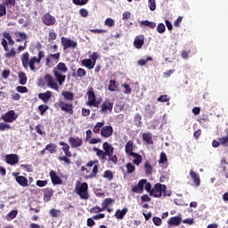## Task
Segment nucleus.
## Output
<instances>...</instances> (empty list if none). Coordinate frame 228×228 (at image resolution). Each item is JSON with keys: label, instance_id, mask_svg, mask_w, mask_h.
I'll list each match as a JSON object with an SVG mask.
<instances>
[{"label": "nucleus", "instance_id": "nucleus-14", "mask_svg": "<svg viewBox=\"0 0 228 228\" xmlns=\"http://www.w3.org/2000/svg\"><path fill=\"white\" fill-rule=\"evenodd\" d=\"M183 222V218L180 216H172L167 221V225L169 227H179Z\"/></svg>", "mask_w": 228, "mask_h": 228}, {"label": "nucleus", "instance_id": "nucleus-42", "mask_svg": "<svg viewBox=\"0 0 228 228\" xmlns=\"http://www.w3.org/2000/svg\"><path fill=\"white\" fill-rule=\"evenodd\" d=\"M3 37L5 40H8L9 45H15V41L12 38V35L9 32H4Z\"/></svg>", "mask_w": 228, "mask_h": 228}, {"label": "nucleus", "instance_id": "nucleus-54", "mask_svg": "<svg viewBox=\"0 0 228 228\" xmlns=\"http://www.w3.org/2000/svg\"><path fill=\"white\" fill-rule=\"evenodd\" d=\"M122 88L125 89L124 94H126V95H129L131 92H133V90L131 89V86H129V84H126V83L123 84Z\"/></svg>", "mask_w": 228, "mask_h": 228}, {"label": "nucleus", "instance_id": "nucleus-6", "mask_svg": "<svg viewBox=\"0 0 228 228\" xmlns=\"http://www.w3.org/2000/svg\"><path fill=\"white\" fill-rule=\"evenodd\" d=\"M61 56V53H50L46 57L45 65L48 67V69H52V67H54L58 61H60V57Z\"/></svg>", "mask_w": 228, "mask_h": 228}, {"label": "nucleus", "instance_id": "nucleus-9", "mask_svg": "<svg viewBox=\"0 0 228 228\" xmlns=\"http://www.w3.org/2000/svg\"><path fill=\"white\" fill-rule=\"evenodd\" d=\"M1 45L4 47V50L6 52L5 58H15L17 52H15V48H10L8 47V41H6V38H2Z\"/></svg>", "mask_w": 228, "mask_h": 228}, {"label": "nucleus", "instance_id": "nucleus-64", "mask_svg": "<svg viewBox=\"0 0 228 228\" xmlns=\"http://www.w3.org/2000/svg\"><path fill=\"white\" fill-rule=\"evenodd\" d=\"M12 129V126L6 123H0V131H8Z\"/></svg>", "mask_w": 228, "mask_h": 228}, {"label": "nucleus", "instance_id": "nucleus-31", "mask_svg": "<svg viewBox=\"0 0 228 228\" xmlns=\"http://www.w3.org/2000/svg\"><path fill=\"white\" fill-rule=\"evenodd\" d=\"M154 167H152V164H151V160H146L144 163V171L146 175H152V172Z\"/></svg>", "mask_w": 228, "mask_h": 228}, {"label": "nucleus", "instance_id": "nucleus-53", "mask_svg": "<svg viewBox=\"0 0 228 228\" xmlns=\"http://www.w3.org/2000/svg\"><path fill=\"white\" fill-rule=\"evenodd\" d=\"M36 132L37 133V134H40V136H45V132L42 130V125L38 124L37 126H36L35 127Z\"/></svg>", "mask_w": 228, "mask_h": 228}, {"label": "nucleus", "instance_id": "nucleus-19", "mask_svg": "<svg viewBox=\"0 0 228 228\" xmlns=\"http://www.w3.org/2000/svg\"><path fill=\"white\" fill-rule=\"evenodd\" d=\"M7 165H17L19 163V156L17 154H8L5 156Z\"/></svg>", "mask_w": 228, "mask_h": 228}, {"label": "nucleus", "instance_id": "nucleus-44", "mask_svg": "<svg viewBox=\"0 0 228 228\" xmlns=\"http://www.w3.org/2000/svg\"><path fill=\"white\" fill-rule=\"evenodd\" d=\"M113 202H115V200L111 199V198H107L105 199L102 203V208L103 209H106V208H108V206H110V204H113Z\"/></svg>", "mask_w": 228, "mask_h": 228}, {"label": "nucleus", "instance_id": "nucleus-40", "mask_svg": "<svg viewBox=\"0 0 228 228\" xmlns=\"http://www.w3.org/2000/svg\"><path fill=\"white\" fill-rule=\"evenodd\" d=\"M109 92H117L118 90V86L117 85L116 80H110V85L108 86Z\"/></svg>", "mask_w": 228, "mask_h": 228}, {"label": "nucleus", "instance_id": "nucleus-16", "mask_svg": "<svg viewBox=\"0 0 228 228\" xmlns=\"http://www.w3.org/2000/svg\"><path fill=\"white\" fill-rule=\"evenodd\" d=\"M13 175L15 177L16 183H18L20 186H22L23 188L29 186V183H28V178L22 175H19V173L17 174L14 173Z\"/></svg>", "mask_w": 228, "mask_h": 228}, {"label": "nucleus", "instance_id": "nucleus-56", "mask_svg": "<svg viewBox=\"0 0 228 228\" xmlns=\"http://www.w3.org/2000/svg\"><path fill=\"white\" fill-rule=\"evenodd\" d=\"M59 161H63L66 165H70V159H69V156H60L58 158Z\"/></svg>", "mask_w": 228, "mask_h": 228}, {"label": "nucleus", "instance_id": "nucleus-35", "mask_svg": "<svg viewBox=\"0 0 228 228\" xmlns=\"http://www.w3.org/2000/svg\"><path fill=\"white\" fill-rule=\"evenodd\" d=\"M94 152H96V156H98V158H100V159H102V161L106 160V154L104 152V151L99 149V148H94L93 149Z\"/></svg>", "mask_w": 228, "mask_h": 228}, {"label": "nucleus", "instance_id": "nucleus-48", "mask_svg": "<svg viewBox=\"0 0 228 228\" xmlns=\"http://www.w3.org/2000/svg\"><path fill=\"white\" fill-rule=\"evenodd\" d=\"M37 110H38L40 115L44 116V115H45V111H47V110H49V106H47L45 104H42L37 107Z\"/></svg>", "mask_w": 228, "mask_h": 228}, {"label": "nucleus", "instance_id": "nucleus-46", "mask_svg": "<svg viewBox=\"0 0 228 228\" xmlns=\"http://www.w3.org/2000/svg\"><path fill=\"white\" fill-rule=\"evenodd\" d=\"M126 174H133V172L136 170V167L131 162H128L126 164Z\"/></svg>", "mask_w": 228, "mask_h": 228}, {"label": "nucleus", "instance_id": "nucleus-17", "mask_svg": "<svg viewBox=\"0 0 228 228\" xmlns=\"http://www.w3.org/2000/svg\"><path fill=\"white\" fill-rule=\"evenodd\" d=\"M113 134V126H105L101 130V136L102 138H110Z\"/></svg>", "mask_w": 228, "mask_h": 228}, {"label": "nucleus", "instance_id": "nucleus-58", "mask_svg": "<svg viewBox=\"0 0 228 228\" xmlns=\"http://www.w3.org/2000/svg\"><path fill=\"white\" fill-rule=\"evenodd\" d=\"M90 213H94V214H97V213H101L102 211H104V208L102 207H99V206H96L93 208H91L90 210Z\"/></svg>", "mask_w": 228, "mask_h": 228}, {"label": "nucleus", "instance_id": "nucleus-32", "mask_svg": "<svg viewBox=\"0 0 228 228\" xmlns=\"http://www.w3.org/2000/svg\"><path fill=\"white\" fill-rule=\"evenodd\" d=\"M81 63L84 67H86V69H89V70H92V69L95 67V62H93L91 59H84L82 60Z\"/></svg>", "mask_w": 228, "mask_h": 228}, {"label": "nucleus", "instance_id": "nucleus-21", "mask_svg": "<svg viewBox=\"0 0 228 228\" xmlns=\"http://www.w3.org/2000/svg\"><path fill=\"white\" fill-rule=\"evenodd\" d=\"M102 149H103V152H105V156H111V154H114L115 152V148L112 147V145L108 142H105L102 144Z\"/></svg>", "mask_w": 228, "mask_h": 228}, {"label": "nucleus", "instance_id": "nucleus-1", "mask_svg": "<svg viewBox=\"0 0 228 228\" xmlns=\"http://www.w3.org/2000/svg\"><path fill=\"white\" fill-rule=\"evenodd\" d=\"M67 72H69L67 64L59 62L53 69V77L50 74L45 76V81L47 86L52 88V90H55V92H60V86H61L65 83V79H67V76H65Z\"/></svg>", "mask_w": 228, "mask_h": 228}, {"label": "nucleus", "instance_id": "nucleus-47", "mask_svg": "<svg viewBox=\"0 0 228 228\" xmlns=\"http://www.w3.org/2000/svg\"><path fill=\"white\" fill-rule=\"evenodd\" d=\"M45 151H49L50 154H54L56 152V144L49 143L45 146Z\"/></svg>", "mask_w": 228, "mask_h": 228}, {"label": "nucleus", "instance_id": "nucleus-24", "mask_svg": "<svg viewBox=\"0 0 228 228\" xmlns=\"http://www.w3.org/2000/svg\"><path fill=\"white\" fill-rule=\"evenodd\" d=\"M53 97V93L51 91H46L45 93H40L38 98L43 101V102H49Z\"/></svg>", "mask_w": 228, "mask_h": 228}, {"label": "nucleus", "instance_id": "nucleus-3", "mask_svg": "<svg viewBox=\"0 0 228 228\" xmlns=\"http://www.w3.org/2000/svg\"><path fill=\"white\" fill-rule=\"evenodd\" d=\"M20 61L22 63V67L23 69H25V70H28V67L30 70H32V72H35L37 70V68L35 67V63H38L37 56H34L31 59H29V53L26 52L21 55Z\"/></svg>", "mask_w": 228, "mask_h": 228}, {"label": "nucleus", "instance_id": "nucleus-10", "mask_svg": "<svg viewBox=\"0 0 228 228\" xmlns=\"http://www.w3.org/2000/svg\"><path fill=\"white\" fill-rule=\"evenodd\" d=\"M113 102L111 100L107 99L105 100L100 110V113H103V115H108V113H111L113 111Z\"/></svg>", "mask_w": 228, "mask_h": 228}, {"label": "nucleus", "instance_id": "nucleus-15", "mask_svg": "<svg viewBox=\"0 0 228 228\" xmlns=\"http://www.w3.org/2000/svg\"><path fill=\"white\" fill-rule=\"evenodd\" d=\"M69 143L72 149H77V147H81V145H83V139L79 137H69Z\"/></svg>", "mask_w": 228, "mask_h": 228}, {"label": "nucleus", "instance_id": "nucleus-63", "mask_svg": "<svg viewBox=\"0 0 228 228\" xmlns=\"http://www.w3.org/2000/svg\"><path fill=\"white\" fill-rule=\"evenodd\" d=\"M148 3L151 12H154L156 10V0H149Z\"/></svg>", "mask_w": 228, "mask_h": 228}, {"label": "nucleus", "instance_id": "nucleus-22", "mask_svg": "<svg viewBox=\"0 0 228 228\" xmlns=\"http://www.w3.org/2000/svg\"><path fill=\"white\" fill-rule=\"evenodd\" d=\"M50 177H51V181L53 183V184H63V181L61 180V178H60V176H58V175L56 174V171L54 170H51L50 171Z\"/></svg>", "mask_w": 228, "mask_h": 228}, {"label": "nucleus", "instance_id": "nucleus-18", "mask_svg": "<svg viewBox=\"0 0 228 228\" xmlns=\"http://www.w3.org/2000/svg\"><path fill=\"white\" fill-rule=\"evenodd\" d=\"M190 175H191V178L192 179V183H194V186H196V188H199V186H200V175L193 171V169H191Z\"/></svg>", "mask_w": 228, "mask_h": 228}, {"label": "nucleus", "instance_id": "nucleus-4", "mask_svg": "<svg viewBox=\"0 0 228 228\" xmlns=\"http://www.w3.org/2000/svg\"><path fill=\"white\" fill-rule=\"evenodd\" d=\"M75 190L77 195H78L82 200H88V199H90L88 183L86 182L82 183L79 186H76Z\"/></svg>", "mask_w": 228, "mask_h": 228}, {"label": "nucleus", "instance_id": "nucleus-60", "mask_svg": "<svg viewBox=\"0 0 228 228\" xmlns=\"http://www.w3.org/2000/svg\"><path fill=\"white\" fill-rule=\"evenodd\" d=\"M166 29H167V28L165 27V24H163V23H159L157 26L158 33L163 34V33H165Z\"/></svg>", "mask_w": 228, "mask_h": 228}, {"label": "nucleus", "instance_id": "nucleus-23", "mask_svg": "<svg viewBox=\"0 0 228 228\" xmlns=\"http://www.w3.org/2000/svg\"><path fill=\"white\" fill-rule=\"evenodd\" d=\"M134 149V142L133 140H130L125 145V152L127 156H132L134 152L133 151Z\"/></svg>", "mask_w": 228, "mask_h": 228}, {"label": "nucleus", "instance_id": "nucleus-50", "mask_svg": "<svg viewBox=\"0 0 228 228\" xmlns=\"http://www.w3.org/2000/svg\"><path fill=\"white\" fill-rule=\"evenodd\" d=\"M51 216H53V218H58V216H60V215H61V211L52 208L49 211Z\"/></svg>", "mask_w": 228, "mask_h": 228}, {"label": "nucleus", "instance_id": "nucleus-34", "mask_svg": "<svg viewBox=\"0 0 228 228\" xmlns=\"http://www.w3.org/2000/svg\"><path fill=\"white\" fill-rule=\"evenodd\" d=\"M143 44H145V40L143 39V37L142 38L138 37H135L134 41V45L135 49H142V47H143Z\"/></svg>", "mask_w": 228, "mask_h": 228}, {"label": "nucleus", "instance_id": "nucleus-52", "mask_svg": "<svg viewBox=\"0 0 228 228\" xmlns=\"http://www.w3.org/2000/svg\"><path fill=\"white\" fill-rule=\"evenodd\" d=\"M158 102H168V101H170V97H168L167 94H163L160 95L158 99H157Z\"/></svg>", "mask_w": 228, "mask_h": 228}, {"label": "nucleus", "instance_id": "nucleus-20", "mask_svg": "<svg viewBox=\"0 0 228 228\" xmlns=\"http://www.w3.org/2000/svg\"><path fill=\"white\" fill-rule=\"evenodd\" d=\"M43 192H44L43 200L45 202H49V200H51V199H53L54 195V190L49 187L44 189Z\"/></svg>", "mask_w": 228, "mask_h": 228}, {"label": "nucleus", "instance_id": "nucleus-61", "mask_svg": "<svg viewBox=\"0 0 228 228\" xmlns=\"http://www.w3.org/2000/svg\"><path fill=\"white\" fill-rule=\"evenodd\" d=\"M16 91L19 92V94H28V87L18 86L16 87Z\"/></svg>", "mask_w": 228, "mask_h": 228}, {"label": "nucleus", "instance_id": "nucleus-30", "mask_svg": "<svg viewBox=\"0 0 228 228\" xmlns=\"http://www.w3.org/2000/svg\"><path fill=\"white\" fill-rule=\"evenodd\" d=\"M132 158H134L133 160L134 165H136L137 167H140L142 165V161H143V158L140 153L134 152L132 155H130Z\"/></svg>", "mask_w": 228, "mask_h": 228}, {"label": "nucleus", "instance_id": "nucleus-37", "mask_svg": "<svg viewBox=\"0 0 228 228\" xmlns=\"http://www.w3.org/2000/svg\"><path fill=\"white\" fill-rule=\"evenodd\" d=\"M18 77L20 85L24 86L28 83V77L26 76V73H24V71L20 72L18 74Z\"/></svg>", "mask_w": 228, "mask_h": 228}, {"label": "nucleus", "instance_id": "nucleus-33", "mask_svg": "<svg viewBox=\"0 0 228 228\" xmlns=\"http://www.w3.org/2000/svg\"><path fill=\"white\" fill-rule=\"evenodd\" d=\"M61 95L64 98V101H74V93L70 91H62Z\"/></svg>", "mask_w": 228, "mask_h": 228}, {"label": "nucleus", "instance_id": "nucleus-27", "mask_svg": "<svg viewBox=\"0 0 228 228\" xmlns=\"http://www.w3.org/2000/svg\"><path fill=\"white\" fill-rule=\"evenodd\" d=\"M59 145H61V147H62V151H63L65 156L72 157V151H70V146L67 142H60Z\"/></svg>", "mask_w": 228, "mask_h": 228}, {"label": "nucleus", "instance_id": "nucleus-45", "mask_svg": "<svg viewBox=\"0 0 228 228\" xmlns=\"http://www.w3.org/2000/svg\"><path fill=\"white\" fill-rule=\"evenodd\" d=\"M141 24L142 26H146L147 28H151V29H154V28H156V22L154 21L143 20L141 21Z\"/></svg>", "mask_w": 228, "mask_h": 228}, {"label": "nucleus", "instance_id": "nucleus-49", "mask_svg": "<svg viewBox=\"0 0 228 228\" xmlns=\"http://www.w3.org/2000/svg\"><path fill=\"white\" fill-rule=\"evenodd\" d=\"M103 177H104V179H107L108 181H112L113 180V172H111L110 170L104 171Z\"/></svg>", "mask_w": 228, "mask_h": 228}, {"label": "nucleus", "instance_id": "nucleus-57", "mask_svg": "<svg viewBox=\"0 0 228 228\" xmlns=\"http://www.w3.org/2000/svg\"><path fill=\"white\" fill-rule=\"evenodd\" d=\"M16 35L20 37L16 39V42H20L21 40H26L28 38L26 33L23 32H18Z\"/></svg>", "mask_w": 228, "mask_h": 228}, {"label": "nucleus", "instance_id": "nucleus-11", "mask_svg": "<svg viewBox=\"0 0 228 228\" xmlns=\"http://www.w3.org/2000/svg\"><path fill=\"white\" fill-rule=\"evenodd\" d=\"M147 183L146 179H142L138 182L137 185L132 186L131 190L133 193H143V188Z\"/></svg>", "mask_w": 228, "mask_h": 228}, {"label": "nucleus", "instance_id": "nucleus-28", "mask_svg": "<svg viewBox=\"0 0 228 228\" xmlns=\"http://www.w3.org/2000/svg\"><path fill=\"white\" fill-rule=\"evenodd\" d=\"M127 208H124L122 210L118 209L115 212V218H117L118 220H124V216H126V215H127Z\"/></svg>", "mask_w": 228, "mask_h": 228}, {"label": "nucleus", "instance_id": "nucleus-62", "mask_svg": "<svg viewBox=\"0 0 228 228\" xmlns=\"http://www.w3.org/2000/svg\"><path fill=\"white\" fill-rule=\"evenodd\" d=\"M152 222H153L154 225H156L157 227H159V225H161V224H163V222L161 221V218H159L158 216H153Z\"/></svg>", "mask_w": 228, "mask_h": 228}, {"label": "nucleus", "instance_id": "nucleus-51", "mask_svg": "<svg viewBox=\"0 0 228 228\" xmlns=\"http://www.w3.org/2000/svg\"><path fill=\"white\" fill-rule=\"evenodd\" d=\"M124 104L119 102V103H116L115 107H114V111L115 113H120V111L124 110Z\"/></svg>", "mask_w": 228, "mask_h": 228}, {"label": "nucleus", "instance_id": "nucleus-36", "mask_svg": "<svg viewBox=\"0 0 228 228\" xmlns=\"http://www.w3.org/2000/svg\"><path fill=\"white\" fill-rule=\"evenodd\" d=\"M104 124H106V121H104V120H102L101 122L96 123V125L93 128V133H94L95 134H98V133H100L101 129H102V127H104Z\"/></svg>", "mask_w": 228, "mask_h": 228}, {"label": "nucleus", "instance_id": "nucleus-2", "mask_svg": "<svg viewBox=\"0 0 228 228\" xmlns=\"http://www.w3.org/2000/svg\"><path fill=\"white\" fill-rule=\"evenodd\" d=\"M170 197L172 195V191L167 190V185L161 184L160 183H155L154 187L151 189V197H155L156 199H159V197Z\"/></svg>", "mask_w": 228, "mask_h": 228}, {"label": "nucleus", "instance_id": "nucleus-39", "mask_svg": "<svg viewBox=\"0 0 228 228\" xmlns=\"http://www.w3.org/2000/svg\"><path fill=\"white\" fill-rule=\"evenodd\" d=\"M159 165H168V158H167V153L164 151L159 155Z\"/></svg>", "mask_w": 228, "mask_h": 228}, {"label": "nucleus", "instance_id": "nucleus-5", "mask_svg": "<svg viewBox=\"0 0 228 228\" xmlns=\"http://www.w3.org/2000/svg\"><path fill=\"white\" fill-rule=\"evenodd\" d=\"M95 163H99V160H91L86 163V167H92V172L85 175V179H94V177H97V174H99V166L95 165Z\"/></svg>", "mask_w": 228, "mask_h": 228}, {"label": "nucleus", "instance_id": "nucleus-41", "mask_svg": "<svg viewBox=\"0 0 228 228\" xmlns=\"http://www.w3.org/2000/svg\"><path fill=\"white\" fill-rule=\"evenodd\" d=\"M2 4H4L5 8H13L16 4V0H2Z\"/></svg>", "mask_w": 228, "mask_h": 228}, {"label": "nucleus", "instance_id": "nucleus-8", "mask_svg": "<svg viewBox=\"0 0 228 228\" xmlns=\"http://www.w3.org/2000/svg\"><path fill=\"white\" fill-rule=\"evenodd\" d=\"M57 106L61 110V111H64V113L74 115V105L72 103H67L63 101H59Z\"/></svg>", "mask_w": 228, "mask_h": 228}, {"label": "nucleus", "instance_id": "nucleus-25", "mask_svg": "<svg viewBox=\"0 0 228 228\" xmlns=\"http://www.w3.org/2000/svg\"><path fill=\"white\" fill-rule=\"evenodd\" d=\"M88 102H86L87 106H90L93 102H95V93L94 92V87H89L87 91Z\"/></svg>", "mask_w": 228, "mask_h": 228}, {"label": "nucleus", "instance_id": "nucleus-26", "mask_svg": "<svg viewBox=\"0 0 228 228\" xmlns=\"http://www.w3.org/2000/svg\"><path fill=\"white\" fill-rule=\"evenodd\" d=\"M85 76H86V70L83 68H78L77 69V71L74 70L73 73H72V77H76L77 79L78 77L81 79V78L85 77Z\"/></svg>", "mask_w": 228, "mask_h": 228}, {"label": "nucleus", "instance_id": "nucleus-13", "mask_svg": "<svg viewBox=\"0 0 228 228\" xmlns=\"http://www.w3.org/2000/svg\"><path fill=\"white\" fill-rule=\"evenodd\" d=\"M42 21L45 26H54L56 24V18L50 13H46L43 16Z\"/></svg>", "mask_w": 228, "mask_h": 228}, {"label": "nucleus", "instance_id": "nucleus-59", "mask_svg": "<svg viewBox=\"0 0 228 228\" xmlns=\"http://www.w3.org/2000/svg\"><path fill=\"white\" fill-rule=\"evenodd\" d=\"M220 145H224V147L228 146V135L224 137H221L218 139Z\"/></svg>", "mask_w": 228, "mask_h": 228}, {"label": "nucleus", "instance_id": "nucleus-43", "mask_svg": "<svg viewBox=\"0 0 228 228\" xmlns=\"http://www.w3.org/2000/svg\"><path fill=\"white\" fill-rule=\"evenodd\" d=\"M108 163H111L112 165H117L118 163V157L117 155H108Z\"/></svg>", "mask_w": 228, "mask_h": 228}, {"label": "nucleus", "instance_id": "nucleus-7", "mask_svg": "<svg viewBox=\"0 0 228 228\" xmlns=\"http://www.w3.org/2000/svg\"><path fill=\"white\" fill-rule=\"evenodd\" d=\"M1 118L4 122L12 124V122H15L17 118H19V115L15 113V110H9L5 114L2 115Z\"/></svg>", "mask_w": 228, "mask_h": 228}, {"label": "nucleus", "instance_id": "nucleus-55", "mask_svg": "<svg viewBox=\"0 0 228 228\" xmlns=\"http://www.w3.org/2000/svg\"><path fill=\"white\" fill-rule=\"evenodd\" d=\"M58 35H56V32L50 31L48 34V42H53V40H56V37Z\"/></svg>", "mask_w": 228, "mask_h": 228}, {"label": "nucleus", "instance_id": "nucleus-29", "mask_svg": "<svg viewBox=\"0 0 228 228\" xmlns=\"http://www.w3.org/2000/svg\"><path fill=\"white\" fill-rule=\"evenodd\" d=\"M142 138L148 145H152L154 143V141L152 140V134H151V132L143 133L142 134Z\"/></svg>", "mask_w": 228, "mask_h": 228}, {"label": "nucleus", "instance_id": "nucleus-38", "mask_svg": "<svg viewBox=\"0 0 228 228\" xmlns=\"http://www.w3.org/2000/svg\"><path fill=\"white\" fill-rule=\"evenodd\" d=\"M144 111L146 114L149 115V117H152V115H154V113H156V107L151 106L150 104H148L145 106Z\"/></svg>", "mask_w": 228, "mask_h": 228}, {"label": "nucleus", "instance_id": "nucleus-12", "mask_svg": "<svg viewBox=\"0 0 228 228\" xmlns=\"http://www.w3.org/2000/svg\"><path fill=\"white\" fill-rule=\"evenodd\" d=\"M61 42L63 49H69V47L76 49V47H77V43L76 41H72L66 37H61Z\"/></svg>", "mask_w": 228, "mask_h": 228}]
</instances>
